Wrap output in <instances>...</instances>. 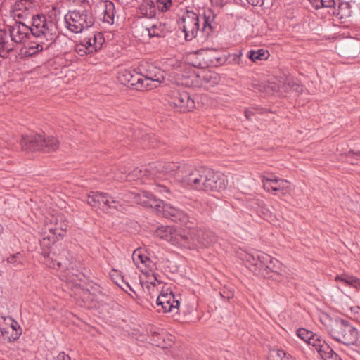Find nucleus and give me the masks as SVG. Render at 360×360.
Listing matches in <instances>:
<instances>
[{"instance_id":"obj_49","label":"nucleus","mask_w":360,"mask_h":360,"mask_svg":"<svg viewBox=\"0 0 360 360\" xmlns=\"http://www.w3.org/2000/svg\"><path fill=\"white\" fill-rule=\"evenodd\" d=\"M350 310L351 313L353 314L354 319L360 323V307L358 306L353 307L350 308Z\"/></svg>"},{"instance_id":"obj_57","label":"nucleus","mask_w":360,"mask_h":360,"mask_svg":"<svg viewBox=\"0 0 360 360\" xmlns=\"http://www.w3.org/2000/svg\"><path fill=\"white\" fill-rule=\"evenodd\" d=\"M356 155L360 158V151L356 153Z\"/></svg>"},{"instance_id":"obj_21","label":"nucleus","mask_w":360,"mask_h":360,"mask_svg":"<svg viewBox=\"0 0 360 360\" xmlns=\"http://www.w3.org/2000/svg\"><path fill=\"white\" fill-rule=\"evenodd\" d=\"M143 77V79L146 83H148L153 88H156L159 84L164 81V76L160 69L150 66L149 69L145 71V73H139Z\"/></svg>"},{"instance_id":"obj_25","label":"nucleus","mask_w":360,"mask_h":360,"mask_svg":"<svg viewBox=\"0 0 360 360\" xmlns=\"http://www.w3.org/2000/svg\"><path fill=\"white\" fill-rule=\"evenodd\" d=\"M132 260L138 269L149 268L152 269L153 266V262L146 254L142 252L141 249L134 250L132 253Z\"/></svg>"},{"instance_id":"obj_32","label":"nucleus","mask_w":360,"mask_h":360,"mask_svg":"<svg viewBox=\"0 0 360 360\" xmlns=\"http://www.w3.org/2000/svg\"><path fill=\"white\" fill-rule=\"evenodd\" d=\"M104 11H103V22L112 25L114 23L115 6L113 2L105 1L104 2Z\"/></svg>"},{"instance_id":"obj_30","label":"nucleus","mask_w":360,"mask_h":360,"mask_svg":"<svg viewBox=\"0 0 360 360\" xmlns=\"http://www.w3.org/2000/svg\"><path fill=\"white\" fill-rule=\"evenodd\" d=\"M204 56H205L209 64L212 65L222 64L226 60V56L216 49H209L204 51Z\"/></svg>"},{"instance_id":"obj_8","label":"nucleus","mask_w":360,"mask_h":360,"mask_svg":"<svg viewBox=\"0 0 360 360\" xmlns=\"http://www.w3.org/2000/svg\"><path fill=\"white\" fill-rule=\"evenodd\" d=\"M86 202L93 209L101 210L105 213L112 210L122 211V204L108 193L91 191L87 195Z\"/></svg>"},{"instance_id":"obj_12","label":"nucleus","mask_w":360,"mask_h":360,"mask_svg":"<svg viewBox=\"0 0 360 360\" xmlns=\"http://www.w3.org/2000/svg\"><path fill=\"white\" fill-rule=\"evenodd\" d=\"M41 254L43 257L45 258L44 264L50 268L61 270H68L73 268L72 264L73 257L70 256L68 250H63L56 258L53 257L54 253H51L47 250L42 251Z\"/></svg>"},{"instance_id":"obj_29","label":"nucleus","mask_w":360,"mask_h":360,"mask_svg":"<svg viewBox=\"0 0 360 360\" xmlns=\"http://www.w3.org/2000/svg\"><path fill=\"white\" fill-rule=\"evenodd\" d=\"M132 87L139 91H146L153 89V86L146 83L140 73H135L131 79L128 80V84H122Z\"/></svg>"},{"instance_id":"obj_43","label":"nucleus","mask_w":360,"mask_h":360,"mask_svg":"<svg viewBox=\"0 0 360 360\" xmlns=\"http://www.w3.org/2000/svg\"><path fill=\"white\" fill-rule=\"evenodd\" d=\"M316 335L312 333V331H309L304 328H300L297 330V336L303 341L309 340L310 338Z\"/></svg>"},{"instance_id":"obj_34","label":"nucleus","mask_w":360,"mask_h":360,"mask_svg":"<svg viewBox=\"0 0 360 360\" xmlns=\"http://www.w3.org/2000/svg\"><path fill=\"white\" fill-rule=\"evenodd\" d=\"M316 351L319 353L320 357L324 360H342L328 345H324L321 348L316 349Z\"/></svg>"},{"instance_id":"obj_19","label":"nucleus","mask_w":360,"mask_h":360,"mask_svg":"<svg viewBox=\"0 0 360 360\" xmlns=\"http://www.w3.org/2000/svg\"><path fill=\"white\" fill-rule=\"evenodd\" d=\"M181 233V230L172 226H162L155 231L156 236L172 245Z\"/></svg>"},{"instance_id":"obj_3","label":"nucleus","mask_w":360,"mask_h":360,"mask_svg":"<svg viewBox=\"0 0 360 360\" xmlns=\"http://www.w3.org/2000/svg\"><path fill=\"white\" fill-rule=\"evenodd\" d=\"M30 33L29 27L20 22L0 30V58H6L16 45L23 44Z\"/></svg>"},{"instance_id":"obj_14","label":"nucleus","mask_w":360,"mask_h":360,"mask_svg":"<svg viewBox=\"0 0 360 360\" xmlns=\"http://www.w3.org/2000/svg\"><path fill=\"white\" fill-rule=\"evenodd\" d=\"M0 323V332L9 342L17 340L21 335V328L16 320L11 316H4Z\"/></svg>"},{"instance_id":"obj_55","label":"nucleus","mask_w":360,"mask_h":360,"mask_svg":"<svg viewBox=\"0 0 360 360\" xmlns=\"http://www.w3.org/2000/svg\"><path fill=\"white\" fill-rule=\"evenodd\" d=\"M125 285H127V288H129L130 291L134 293V291L133 290V288L130 287V285L127 283H125Z\"/></svg>"},{"instance_id":"obj_45","label":"nucleus","mask_w":360,"mask_h":360,"mask_svg":"<svg viewBox=\"0 0 360 360\" xmlns=\"http://www.w3.org/2000/svg\"><path fill=\"white\" fill-rule=\"evenodd\" d=\"M81 297L85 304H91L95 300L94 294L91 293L89 290H82Z\"/></svg>"},{"instance_id":"obj_54","label":"nucleus","mask_w":360,"mask_h":360,"mask_svg":"<svg viewBox=\"0 0 360 360\" xmlns=\"http://www.w3.org/2000/svg\"><path fill=\"white\" fill-rule=\"evenodd\" d=\"M260 178H262V183H263V179H278L277 176H275L274 175H271V176L262 175V176H260Z\"/></svg>"},{"instance_id":"obj_22","label":"nucleus","mask_w":360,"mask_h":360,"mask_svg":"<svg viewBox=\"0 0 360 360\" xmlns=\"http://www.w3.org/2000/svg\"><path fill=\"white\" fill-rule=\"evenodd\" d=\"M53 41V40L37 39V41H31L27 46H25L23 55L25 56H34L44 49H48Z\"/></svg>"},{"instance_id":"obj_1","label":"nucleus","mask_w":360,"mask_h":360,"mask_svg":"<svg viewBox=\"0 0 360 360\" xmlns=\"http://www.w3.org/2000/svg\"><path fill=\"white\" fill-rule=\"evenodd\" d=\"M172 176L184 188L203 192H220L226 187V177L219 172L205 167H194L186 163L158 162L144 169L139 168L121 177L122 181L140 184H150L153 179L156 190L160 193H169V188L158 179H167Z\"/></svg>"},{"instance_id":"obj_48","label":"nucleus","mask_w":360,"mask_h":360,"mask_svg":"<svg viewBox=\"0 0 360 360\" xmlns=\"http://www.w3.org/2000/svg\"><path fill=\"white\" fill-rule=\"evenodd\" d=\"M158 4V10L163 12L169 9L171 0H154Z\"/></svg>"},{"instance_id":"obj_24","label":"nucleus","mask_w":360,"mask_h":360,"mask_svg":"<svg viewBox=\"0 0 360 360\" xmlns=\"http://www.w3.org/2000/svg\"><path fill=\"white\" fill-rule=\"evenodd\" d=\"M105 39L103 37V34L96 32L84 37L79 41V44L89 48L91 51L97 52L102 48Z\"/></svg>"},{"instance_id":"obj_38","label":"nucleus","mask_w":360,"mask_h":360,"mask_svg":"<svg viewBox=\"0 0 360 360\" xmlns=\"http://www.w3.org/2000/svg\"><path fill=\"white\" fill-rule=\"evenodd\" d=\"M335 15L341 20H344L351 16L350 4L347 2L340 3L338 8L335 11Z\"/></svg>"},{"instance_id":"obj_42","label":"nucleus","mask_w":360,"mask_h":360,"mask_svg":"<svg viewBox=\"0 0 360 360\" xmlns=\"http://www.w3.org/2000/svg\"><path fill=\"white\" fill-rule=\"evenodd\" d=\"M304 342H307V344H309V345H311V347H313L314 348V349H318V348H321L324 345H328L319 335H316V336H314V337H313V338H310L309 340H306Z\"/></svg>"},{"instance_id":"obj_20","label":"nucleus","mask_w":360,"mask_h":360,"mask_svg":"<svg viewBox=\"0 0 360 360\" xmlns=\"http://www.w3.org/2000/svg\"><path fill=\"white\" fill-rule=\"evenodd\" d=\"M20 146L25 151L40 150V148H42V135L23 136L22 140H20Z\"/></svg>"},{"instance_id":"obj_40","label":"nucleus","mask_w":360,"mask_h":360,"mask_svg":"<svg viewBox=\"0 0 360 360\" xmlns=\"http://www.w3.org/2000/svg\"><path fill=\"white\" fill-rule=\"evenodd\" d=\"M311 5L316 9L323 8H333L335 5L334 0H310Z\"/></svg>"},{"instance_id":"obj_50","label":"nucleus","mask_w":360,"mask_h":360,"mask_svg":"<svg viewBox=\"0 0 360 360\" xmlns=\"http://www.w3.org/2000/svg\"><path fill=\"white\" fill-rule=\"evenodd\" d=\"M253 6H262L265 0H247Z\"/></svg>"},{"instance_id":"obj_58","label":"nucleus","mask_w":360,"mask_h":360,"mask_svg":"<svg viewBox=\"0 0 360 360\" xmlns=\"http://www.w3.org/2000/svg\"><path fill=\"white\" fill-rule=\"evenodd\" d=\"M3 231V226L0 224V233Z\"/></svg>"},{"instance_id":"obj_28","label":"nucleus","mask_w":360,"mask_h":360,"mask_svg":"<svg viewBox=\"0 0 360 360\" xmlns=\"http://www.w3.org/2000/svg\"><path fill=\"white\" fill-rule=\"evenodd\" d=\"M156 8L158 9V6L155 0H144V1L139 5V13L142 17L152 18L155 17Z\"/></svg>"},{"instance_id":"obj_7","label":"nucleus","mask_w":360,"mask_h":360,"mask_svg":"<svg viewBox=\"0 0 360 360\" xmlns=\"http://www.w3.org/2000/svg\"><path fill=\"white\" fill-rule=\"evenodd\" d=\"M29 30H30L31 34L36 39L54 41L57 37L56 24L45 15L33 16Z\"/></svg>"},{"instance_id":"obj_46","label":"nucleus","mask_w":360,"mask_h":360,"mask_svg":"<svg viewBox=\"0 0 360 360\" xmlns=\"http://www.w3.org/2000/svg\"><path fill=\"white\" fill-rule=\"evenodd\" d=\"M75 51L77 53H78V55H79L81 56H84L86 54H93L94 53H96V51H91V50L89 49L88 47H86V46H84L80 43L76 44Z\"/></svg>"},{"instance_id":"obj_53","label":"nucleus","mask_w":360,"mask_h":360,"mask_svg":"<svg viewBox=\"0 0 360 360\" xmlns=\"http://www.w3.org/2000/svg\"><path fill=\"white\" fill-rule=\"evenodd\" d=\"M254 114L251 110H245V117L248 118V120H250L252 117V115Z\"/></svg>"},{"instance_id":"obj_31","label":"nucleus","mask_w":360,"mask_h":360,"mask_svg":"<svg viewBox=\"0 0 360 360\" xmlns=\"http://www.w3.org/2000/svg\"><path fill=\"white\" fill-rule=\"evenodd\" d=\"M57 234L49 233L47 232H41V237H40V246H41L43 251H48L52 245L58 240V238H61Z\"/></svg>"},{"instance_id":"obj_27","label":"nucleus","mask_w":360,"mask_h":360,"mask_svg":"<svg viewBox=\"0 0 360 360\" xmlns=\"http://www.w3.org/2000/svg\"><path fill=\"white\" fill-rule=\"evenodd\" d=\"M145 31H146L148 37L150 38L163 37L169 32V29L167 27V24L155 21L152 25L145 28Z\"/></svg>"},{"instance_id":"obj_47","label":"nucleus","mask_w":360,"mask_h":360,"mask_svg":"<svg viewBox=\"0 0 360 360\" xmlns=\"http://www.w3.org/2000/svg\"><path fill=\"white\" fill-rule=\"evenodd\" d=\"M22 260V255H20V252H17L15 255H11V256H9L8 257V259H6V261H8V264H12L14 266H16V265L20 264Z\"/></svg>"},{"instance_id":"obj_44","label":"nucleus","mask_w":360,"mask_h":360,"mask_svg":"<svg viewBox=\"0 0 360 360\" xmlns=\"http://www.w3.org/2000/svg\"><path fill=\"white\" fill-rule=\"evenodd\" d=\"M251 207L256 210L257 212H262L264 214H266L269 212V210L265 207V205L262 200H254L251 203Z\"/></svg>"},{"instance_id":"obj_41","label":"nucleus","mask_w":360,"mask_h":360,"mask_svg":"<svg viewBox=\"0 0 360 360\" xmlns=\"http://www.w3.org/2000/svg\"><path fill=\"white\" fill-rule=\"evenodd\" d=\"M280 82L282 83V89L285 92L292 89L298 91V89L300 88V85L296 84L291 77H286L283 82L280 81Z\"/></svg>"},{"instance_id":"obj_51","label":"nucleus","mask_w":360,"mask_h":360,"mask_svg":"<svg viewBox=\"0 0 360 360\" xmlns=\"http://www.w3.org/2000/svg\"><path fill=\"white\" fill-rule=\"evenodd\" d=\"M57 360H71V359L65 352H60L57 356Z\"/></svg>"},{"instance_id":"obj_10","label":"nucleus","mask_w":360,"mask_h":360,"mask_svg":"<svg viewBox=\"0 0 360 360\" xmlns=\"http://www.w3.org/2000/svg\"><path fill=\"white\" fill-rule=\"evenodd\" d=\"M179 28L183 30L184 39L192 41L200 30L198 15L191 11L184 13L183 17L179 20Z\"/></svg>"},{"instance_id":"obj_37","label":"nucleus","mask_w":360,"mask_h":360,"mask_svg":"<svg viewBox=\"0 0 360 360\" xmlns=\"http://www.w3.org/2000/svg\"><path fill=\"white\" fill-rule=\"evenodd\" d=\"M269 360H295L290 354L283 349H272L269 353Z\"/></svg>"},{"instance_id":"obj_4","label":"nucleus","mask_w":360,"mask_h":360,"mask_svg":"<svg viewBox=\"0 0 360 360\" xmlns=\"http://www.w3.org/2000/svg\"><path fill=\"white\" fill-rule=\"evenodd\" d=\"M64 20L68 30L79 34L94 26L95 19L91 9L79 8L68 11Z\"/></svg>"},{"instance_id":"obj_56","label":"nucleus","mask_w":360,"mask_h":360,"mask_svg":"<svg viewBox=\"0 0 360 360\" xmlns=\"http://www.w3.org/2000/svg\"><path fill=\"white\" fill-rule=\"evenodd\" d=\"M354 353V350H351V352H348V355L352 356V354Z\"/></svg>"},{"instance_id":"obj_9","label":"nucleus","mask_w":360,"mask_h":360,"mask_svg":"<svg viewBox=\"0 0 360 360\" xmlns=\"http://www.w3.org/2000/svg\"><path fill=\"white\" fill-rule=\"evenodd\" d=\"M115 200L124 203L132 204L136 203L144 207L150 208V206L159 207L161 204V200L155 198L152 193L148 191H141L140 193L127 192L120 193Z\"/></svg>"},{"instance_id":"obj_18","label":"nucleus","mask_w":360,"mask_h":360,"mask_svg":"<svg viewBox=\"0 0 360 360\" xmlns=\"http://www.w3.org/2000/svg\"><path fill=\"white\" fill-rule=\"evenodd\" d=\"M156 304L161 307L164 313L177 314L179 301L175 299L172 292H162L156 299Z\"/></svg>"},{"instance_id":"obj_2","label":"nucleus","mask_w":360,"mask_h":360,"mask_svg":"<svg viewBox=\"0 0 360 360\" xmlns=\"http://www.w3.org/2000/svg\"><path fill=\"white\" fill-rule=\"evenodd\" d=\"M243 259L252 272L264 278H271L272 274H281L283 267L279 260L259 250L246 252Z\"/></svg>"},{"instance_id":"obj_5","label":"nucleus","mask_w":360,"mask_h":360,"mask_svg":"<svg viewBox=\"0 0 360 360\" xmlns=\"http://www.w3.org/2000/svg\"><path fill=\"white\" fill-rule=\"evenodd\" d=\"M212 241L213 237L209 232L195 229L187 233L183 231L172 245L184 249L195 250L209 247Z\"/></svg>"},{"instance_id":"obj_26","label":"nucleus","mask_w":360,"mask_h":360,"mask_svg":"<svg viewBox=\"0 0 360 360\" xmlns=\"http://www.w3.org/2000/svg\"><path fill=\"white\" fill-rule=\"evenodd\" d=\"M201 81V85L205 89H209L220 83V76L215 72L210 70L204 71L198 75Z\"/></svg>"},{"instance_id":"obj_52","label":"nucleus","mask_w":360,"mask_h":360,"mask_svg":"<svg viewBox=\"0 0 360 360\" xmlns=\"http://www.w3.org/2000/svg\"><path fill=\"white\" fill-rule=\"evenodd\" d=\"M243 56V53L241 51H239L238 53H235L233 55V61L236 64H240V57Z\"/></svg>"},{"instance_id":"obj_15","label":"nucleus","mask_w":360,"mask_h":360,"mask_svg":"<svg viewBox=\"0 0 360 360\" xmlns=\"http://www.w3.org/2000/svg\"><path fill=\"white\" fill-rule=\"evenodd\" d=\"M34 7L33 0H18L12 6L11 16L14 20H25L34 12Z\"/></svg>"},{"instance_id":"obj_11","label":"nucleus","mask_w":360,"mask_h":360,"mask_svg":"<svg viewBox=\"0 0 360 360\" xmlns=\"http://www.w3.org/2000/svg\"><path fill=\"white\" fill-rule=\"evenodd\" d=\"M150 209L153 210L156 214H161L172 220V221L183 225H186L189 222V217L186 212L169 204H165L162 200L160 207L150 206Z\"/></svg>"},{"instance_id":"obj_16","label":"nucleus","mask_w":360,"mask_h":360,"mask_svg":"<svg viewBox=\"0 0 360 360\" xmlns=\"http://www.w3.org/2000/svg\"><path fill=\"white\" fill-rule=\"evenodd\" d=\"M263 188L276 195H284L291 190L288 181L283 179H263Z\"/></svg>"},{"instance_id":"obj_39","label":"nucleus","mask_w":360,"mask_h":360,"mask_svg":"<svg viewBox=\"0 0 360 360\" xmlns=\"http://www.w3.org/2000/svg\"><path fill=\"white\" fill-rule=\"evenodd\" d=\"M136 72L133 70H121L117 75V79H118L121 84H128V81L134 76Z\"/></svg>"},{"instance_id":"obj_33","label":"nucleus","mask_w":360,"mask_h":360,"mask_svg":"<svg viewBox=\"0 0 360 360\" xmlns=\"http://www.w3.org/2000/svg\"><path fill=\"white\" fill-rule=\"evenodd\" d=\"M248 58L249 60L254 63H257L262 60H266L269 58V53L267 49H257V50L252 49L248 53Z\"/></svg>"},{"instance_id":"obj_13","label":"nucleus","mask_w":360,"mask_h":360,"mask_svg":"<svg viewBox=\"0 0 360 360\" xmlns=\"http://www.w3.org/2000/svg\"><path fill=\"white\" fill-rule=\"evenodd\" d=\"M169 103L181 112H188L195 108V101L186 91H172Z\"/></svg>"},{"instance_id":"obj_36","label":"nucleus","mask_w":360,"mask_h":360,"mask_svg":"<svg viewBox=\"0 0 360 360\" xmlns=\"http://www.w3.org/2000/svg\"><path fill=\"white\" fill-rule=\"evenodd\" d=\"M335 281L343 285L358 288L360 286V280L354 276L342 274L335 276Z\"/></svg>"},{"instance_id":"obj_17","label":"nucleus","mask_w":360,"mask_h":360,"mask_svg":"<svg viewBox=\"0 0 360 360\" xmlns=\"http://www.w3.org/2000/svg\"><path fill=\"white\" fill-rule=\"evenodd\" d=\"M68 226V222L63 216H52L50 219L45 221L42 232L64 236Z\"/></svg>"},{"instance_id":"obj_6","label":"nucleus","mask_w":360,"mask_h":360,"mask_svg":"<svg viewBox=\"0 0 360 360\" xmlns=\"http://www.w3.org/2000/svg\"><path fill=\"white\" fill-rule=\"evenodd\" d=\"M328 333L331 338L347 346L354 345L359 333L350 322L339 319L331 322L328 327Z\"/></svg>"},{"instance_id":"obj_35","label":"nucleus","mask_w":360,"mask_h":360,"mask_svg":"<svg viewBox=\"0 0 360 360\" xmlns=\"http://www.w3.org/2000/svg\"><path fill=\"white\" fill-rule=\"evenodd\" d=\"M42 148L40 150L44 152L55 151L59 147V141L53 136H47L42 135Z\"/></svg>"},{"instance_id":"obj_23","label":"nucleus","mask_w":360,"mask_h":360,"mask_svg":"<svg viewBox=\"0 0 360 360\" xmlns=\"http://www.w3.org/2000/svg\"><path fill=\"white\" fill-rule=\"evenodd\" d=\"M216 15L211 8H206L203 11L202 17V27H201V32L206 36H209L212 34L214 30L217 26V23L215 21Z\"/></svg>"}]
</instances>
